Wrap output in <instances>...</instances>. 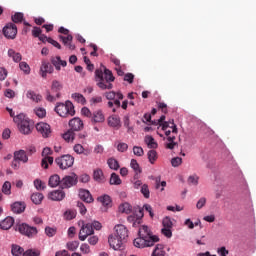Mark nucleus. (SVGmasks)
Wrapping results in <instances>:
<instances>
[{"label":"nucleus","mask_w":256,"mask_h":256,"mask_svg":"<svg viewBox=\"0 0 256 256\" xmlns=\"http://www.w3.org/2000/svg\"><path fill=\"white\" fill-rule=\"evenodd\" d=\"M138 235L139 237L134 239V246L139 249H144V247H153L155 243H159V236L153 235L149 226H141L138 231Z\"/></svg>","instance_id":"nucleus-1"},{"label":"nucleus","mask_w":256,"mask_h":256,"mask_svg":"<svg viewBox=\"0 0 256 256\" xmlns=\"http://www.w3.org/2000/svg\"><path fill=\"white\" fill-rule=\"evenodd\" d=\"M95 77L97 81V86L102 89H113V81H115V76H113V72L107 69L104 65H101V68L96 69Z\"/></svg>","instance_id":"nucleus-2"},{"label":"nucleus","mask_w":256,"mask_h":256,"mask_svg":"<svg viewBox=\"0 0 256 256\" xmlns=\"http://www.w3.org/2000/svg\"><path fill=\"white\" fill-rule=\"evenodd\" d=\"M81 114L83 115V117H87L88 119H90L92 125H97V123H105V114L101 109L95 110L92 113L89 108L83 107L81 109Z\"/></svg>","instance_id":"nucleus-3"},{"label":"nucleus","mask_w":256,"mask_h":256,"mask_svg":"<svg viewBox=\"0 0 256 256\" xmlns=\"http://www.w3.org/2000/svg\"><path fill=\"white\" fill-rule=\"evenodd\" d=\"M55 112L60 117H73V115H75V106L71 101H66L65 103H58L55 107Z\"/></svg>","instance_id":"nucleus-4"},{"label":"nucleus","mask_w":256,"mask_h":256,"mask_svg":"<svg viewBox=\"0 0 256 256\" xmlns=\"http://www.w3.org/2000/svg\"><path fill=\"white\" fill-rule=\"evenodd\" d=\"M58 32L62 34L59 36V39L62 41L63 45L67 47V49H69L70 51H75V44H73V35L69 34V29L65 27H60Z\"/></svg>","instance_id":"nucleus-5"},{"label":"nucleus","mask_w":256,"mask_h":256,"mask_svg":"<svg viewBox=\"0 0 256 256\" xmlns=\"http://www.w3.org/2000/svg\"><path fill=\"white\" fill-rule=\"evenodd\" d=\"M55 163L61 169H69V167H73V163H75V158L73 156L67 154L55 159Z\"/></svg>","instance_id":"nucleus-6"},{"label":"nucleus","mask_w":256,"mask_h":256,"mask_svg":"<svg viewBox=\"0 0 256 256\" xmlns=\"http://www.w3.org/2000/svg\"><path fill=\"white\" fill-rule=\"evenodd\" d=\"M78 182V177L76 174H72L71 176H64L60 182L61 189H71V187H75Z\"/></svg>","instance_id":"nucleus-7"},{"label":"nucleus","mask_w":256,"mask_h":256,"mask_svg":"<svg viewBox=\"0 0 256 256\" xmlns=\"http://www.w3.org/2000/svg\"><path fill=\"white\" fill-rule=\"evenodd\" d=\"M95 231L93 230V225L91 223H86L82 222V227L79 232V240L80 241H85L89 235H93Z\"/></svg>","instance_id":"nucleus-8"},{"label":"nucleus","mask_w":256,"mask_h":256,"mask_svg":"<svg viewBox=\"0 0 256 256\" xmlns=\"http://www.w3.org/2000/svg\"><path fill=\"white\" fill-rule=\"evenodd\" d=\"M3 35L6 39H15L17 37V25L8 23L3 28Z\"/></svg>","instance_id":"nucleus-9"},{"label":"nucleus","mask_w":256,"mask_h":256,"mask_svg":"<svg viewBox=\"0 0 256 256\" xmlns=\"http://www.w3.org/2000/svg\"><path fill=\"white\" fill-rule=\"evenodd\" d=\"M51 153V148L46 147L43 149L42 157L44 158L41 161V167H43V169H49V165H53V157L49 156Z\"/></svg>","instance_id":"nucleus-10"},{"label":"nucleus","mask_w":256,"mask_h":256,"mask_svg":"<svg viewBox=\"0 0 256 256\" xmlns=\"http://www.w3.org/2000/svg\"><path fill=\"white\" fill-rule=\"evenodd\" d=\"M18 231L22 235H26V237H34V235H37V228L31 227L25 223L18 225Z\"/></svg>","instance_id":"nucleus-11"},{"label":"nucleus","mask_w":256,"mask_h":256,"mask_svg":"<svg viewBox=\"0 0 256 256\" xmlns=\"http://www.w3.org/2000/svg\"><path fill=\"white\" fill-rule=\"evenodd\" d=\"M108 243L114 251H121L123 249V243L124 241L121 240V238H118L117 236L111 234L108 237Z\"/></svg>","instance_id":"nucleus-12"},{"label":"nucleus","mask_w":256,"mask_h":256,"mask_svg":"<svg viewBox=\"0 0 256 256\" xmlns=\"http://www.w3.org/2000/svg\"><path fill=\"white\" fill-rule=\"evenodd\" d=\"M115 229V234L114 236L118 237L120 240L125 242V239L129 237V230L125 225L123 224H118L114 227Z\"/></svg>","instance_id":"nucleus-13"},{"label":"nucleus","mask_w":256,"mask_h":256,"mask_svg":"<svg viewBox=\"0 0 256 256\" xmlns=\"http://www.w3.org/2000/svg\"><path fill=\"white\" fill-rule=\"evenodd\" d=\"M144 216H145V213H143V209H138V212H136V216L135 215L128 216L127 221L129 223H132L133 227H138L139 225H141V219H143Z\"/></svg>","instance_id":"nucleus-14"},{"label":"nucleus","mask_w":256,"mask_h":256,"mask_svg":"<svg viewBox=\"0 0 256 256\" xmlns=\"http://www.w3.org/2000/svg\"><path fill=\"white\" fill-rule=\"evenodd\" d=\"M36 130L42 134V137L47 138L51 135V126L45 122L36 124Z\"/></svg>","instance_id":"nucleus-15"},{"label":"nucleus","mask_w":256,"mask_h":256,"mask_svg":"<svg viewBox=\"0 0 256 256\" xmlns=\"http://www.w3.org/2000/svg\"><path fill=\"white\" fill-rule=\"evenodd\" d=\"M71 131H83V120L79 117L72 118L68 123Z\"/></svg>","instance_id":"nucleus-16"},{"label":"nucleus","mask_w":256,"mask_h":256,"mask_svg":"<svg viewBox=\"0 0 256 256\" xmlns=\"http://www.w3.org/2000/svg\"><path fill=\"white\" fill-rule=\"evenodd\" d=\"M47 73H53V65L47 61H42L41 67H40V75L43 77V79L47 78Z\"/></svg>","instance_id":"nucleus-17"},{"label":"nucleus","mask_w":256,"mask_h":256,"mask_svg":"<svg viewBox=\"0 0 256 256\" xmlns=\"http://www.w3.org/2000/svg\"><path fill=\"white\" fill-rule=\"evenodd\" d=\"M108 126L113 129H121V118L117 115H111L108 117Z\"/></svg>","instance_id":"nucleus-18"},{"label":"nucleus","mask_w":256,"mask_h":256,"mask_svg":"<svg viewBox=\"0 0 256 256\" xmlns=\"http://www.w3.org/2000/svg\"><path fill=\"white\" fill-rule=\"evenodd\" d=\"M14 159L18 160L20 163H29V156L25 150L15 151Z\"/></svg>","instance_id":"nucleus-19"},{"label":"nucleus","mask_w":256,"mask_h":256,"mask_svg":"<svg viewBox=\"0 0 256 256\" xmlns=\"http://www.w3.org/2000/svg\"><path fill=\"white\" fill-rule=\"evenodd\" d=\"M15 223V219L13 217L8 216L6 217L2 222H0V229H3L4 231H9L13 227Z\"/></svg>","instance_id":"nucleus-20"},{"label":"nucleus","mask_w":256,"mask_h":256,"mask_svg":"<svg viewBox=\"0 0 256 256\" xmlns=\"http://www.w3.org/2000/svg\"><path fill=\"white\" fill-rule=\"evenodd\" d=\"M49 198L52 201H63V199H65V191L55 190L49 194Z\"/></svg>","instance_id":"nucleus-21"},{"label":"nucleus","mask_w":256,"mask_h":256,"mask_svg":"<svg viewBox=\"0 0 256 256\" xmlns=\"http://www.w3.org/2000/svg\"><path fill=\"white\" fill-rule=\"evenodd\" d=\"M79 197L85 203H93V196L89 190L82 189L79 191Z\"/></svg>","instance_id":"nucleus-22"},{"label":"nucleus","mask_w":256,"mask_h":256,"mask_svg":"<svg viewBox=\"0 0 256 256\" xmlns=\"http://www.w3.org/2000/svg\"><path fill=\"white\" fill-rule=\"evenodd\" d=\"M51 63H52V65H54V67L57 71H61V66L67 67V61L61 60V57H59V56L52 58Z\"/></svg>","instance_id":"nucleus-23"},{"label":"nucleus","mask_w":256,"mask_h":256,"mask_svg":"<svg viewBox=\"0 0 256 256\" xmlns=\"http://www.w3.org/2000/svg\"><path fill=\"white\" fill-rule=\"evenodd\" d=\"M18 128L20 133L23 135H29V133H31V124L29 123V119L18 125Z\"/></svg>","instance_id":"nucleus-24"},{"label":"nucleus","mask_w":256,"mask_h":256,"mask_svg":"<svg viewBox=\"0 0 256 256\" xmlns=\"http://www.w3.org/2000/svg\"><path fill=\"white\" fill-rule=\"evenodd\" d=\"M61 89H63V85L61 84V82L54 80L51 85V91L52 93H56L57 99L61 97V93H60Z\"/></svg>","instance_id":"nucleus-25"},{"label":"nucleus","mask_w":256,"mask_h":256,"mask_svg":"<svg viewBox=\"0 0 256 256\" xmlns=\"http://www.w3.org/2000/svg\"><path fill=\"white\" fill-rule=\"evenodd\" d=\"M48 185L49 187H61V177L57 174L52 175L49 178Z\"/></svg>","instance_id":"nucleus-26"},{"label":"nucleus","mask_w":256,"mask_h":256,"mask_svg":"<svg viewBox=\"0 0 256 256\" xmlns=\"http://www.w3.org/2000/svg\"><path fill=\"white\" fill-rule=\"evenodd\" d=\"M11 209L13 213H23L25 211V203L23 202H15L11 205Z\"/></svg>","instance_id":"nucleus-27"},{"label":"nucleus","mask_w":256,"mask_h":256,"mask_svg":"<svg viewBox=\"0 0 256 256\" xmlns=\"http://www.w3.org/2000/svg\"><path fill=\"white\" fill-rule=\"evenodd\" d=\"M144 142L146 143L149 149H157L158 147V144L155 141V138H153V136H149V135L145 136Z\"/></svg>","instance_id":"nucleus-28"},{"label":"nucleus","mask_w":256,"mask_h":256,"mask_svg":"<svg viewBox=\"0 0 256 256\" xmlns=\"http://www.w3.org/2000/svg\"><path fill=\"white\" fill-rule=\"evenodd\" d=\"M8 57H11V59H13L14 63H20V61L23 59V56H21V53L16 52L13 49L8 50Z\"/></svg>","instance_id":"nucleus-29"},{"label":"nucleus","mask_w":256,"mask_h":256,"mask_svg":"<svg viewBox=\"0 0 256 256\" xmlns=\"http://www.w3.org/2000/svg\"><path fill=\"white\" fill-rule=\"evenodd\" d=\"M27 99H31V101H34V103H39L43 99V96L40 94L35 93L32 90H29L26 94Z\"/></svg>","instance_id":"nucleus-30"},{"label":"nucleus","mask_w":256,"mask_h":256,"mask_svg":"<svg viewBox=\"0 0 256 256\" xmlns=\"http://www.w3.org/2000/svg\"><path fill=\"white\" fill-rule=\"evenodd\" d=\"M43 199L44 196L42 193L36 192L31 195V201L34 203V205H41Z\"/></svg>","instance_id":"nucleus-31"},{"label":"nucleus","mask_w":256,"mask_h":256,"mask_svg":"<svg viewBox=\"0 0 256 256\" xmlns=\"http://www.w3.org/2000/svg\"><path fill=\"white\" fill-rule=\"evenodd\" d=\"M98 201L104 207H109L111 205V196L104 194V195L98 197Z\"/></svg>","instance_id":"nucleus-32"},{"label":"nucleus","mask_w":256,"mask_h":256,"mask_svg":"<svg viewBox=\"0 0 256 256\" xmlns=\"http://www.w3.org/2000/svg\"><path fill=\"white\" fill-rule=\"evenodd\" d=\"M132 209H133V208L131 207V204H129V203H127V202L122 203V204L119 206V208H118V210H119L120 213H125L126 215H129V213H131Z\"/></svg>","instance_id":"nucleus-33"},{"label":"nucleus","mask_w":256,"mask_h":256,"mask_svg":"<svg viewBox=\"0 0 256 256\" xmlns=\"http://www.w3.org/2000/svg\"><path fill=\"white\" fill-rule=\"evenodd\" d=\"M64 141H67V143H71V141L75 140V132L71 129H69L67 132H65L62 135Z\"/></svg>","instance_id":"nucleus-34"},{"label":"nucleus","mask_w":256,"mask_h":256,"mask_svg":"<svg viewBox=\"0 0 256 256\" xmlns=\"http://www.w3.org/2000/svg\"><path fill=\"white\" fill-rule=\"evenodd\" d=\"M166 252L163 250V244H157L153 250L152 256H165Z\"/></svg>","instance_id":"nucleus-35"},{"label":"nucleus","mask_w":256,"mask_h":256,"mask_svg":"<svg viewBox=\"0 0 256 256\" xmlns=\"http://www.w3.org/2000/svg\"><path fill=\"white\" fill-rule=\"evenodd\" d=\"M72 99H74V101H76V103H81V105H85V103H87L85 96H83L82 94H79V93H73Z\"/></svg>","instance_id":"nucleus-36"},{"label":"nucleus","mask_w":256,"mask_h":256,"mask_svg":"<svg viewBox=\"0 0 256 256\" xmlns=\"http://www.w3.org/2000/svg\"><path fill=\"white\" fill-rule=\"evenodd\" d=\"M74 151L75 153H77L78 155H82V153H84V155H89L91 152L89 150L85 151V148L83 147V145L81 144H76L74 146Z\"/></svg>","instance_id":"nucleus-37"},{"label":"nucleus","mask_w":256,"mask_h":256,"mask_svg":"<svg viewBox=\"0 0 256 256\" xmlns=\"http://www.w3.org/2000/svg\"><path fill=\"white\" fill-rule=\"evenodd\" d=\"M28 119L29 118H27V116H25V114L20 113L17 116H14L13 121L17 125H21L23 123V121H27Z\"/></svg>","instance_id":"nucleus-38"},{"label":"nucleus","mask_w":256,"mask_h":256,"mask_svg":"<svg viewBox=\"0 0 256 256\" xmlns=\"http://www.w3.org/2000/svg\"><path fill=\"white\" fill-rule=\"evenodd\" d=\"M24 14L21 12H16L14 15H12L11 19L13 23H23Z\"/></svg>","instance_id":"nucleus-39"},{"label":"nucleus","mask_w":256,"mask_h":256,"mask_svg":"<svg viewBox=\"0 0 256 256\" xmlns=\"http://www.w3.org/2000/svg\"><path fill=\"white\" fill-rule=\"evenodd\" d=\"M23 248L19 245H12V255L13 256H21L23 255L25 252H23Z\"/></svg>","instance_id":"nucleus-40"},{"label":"nucleus","mask_w":256,"mask_h":256,"mask_svg":"<svg viewBox=\"0 0 256 256\" xmlns=\"http://www.w3.org/2000/svg\"><path fill=\"white\" fill-rule=\"evenodd\" d=\"M108 167L110 169H113L114 171H117L119 169V162L115 158H110L107 161Z\"/></svg>","instance_id":"nucleus-41"},{"label":"nucleus","mask_w":256,"mask_h":256,"mask_svg":"<svg viewBox=\"0 0 256 256\" xmlns=\"http://www.w3.org/2000/svg\"><path fill=\"white\" fill-rule=\"evenodd\" d=\"M66 247L69 251H77V249H79V241L75 240L67 242Z\"/></svg>","instance_id":"nucleus-42"},{"label":"nucleus","mask_w":256,"mask_h":256,"mask_svg":"<svg viewBox=\"0 0 256 256\" xmlns=\"http://www.w3.org/2000/svg\"><path fill=\"white\" fill-rule=\"evenodd\" d=\"M110 185H121V178L116 173H112L110 177Z\"/></svg>","instance_id":"nucleus-43"},{"label":"nucleus","mask_w":256,"mask_h":256,"mask_svg":"<svg viewBox=\"0 0 256 256\" xmlns=\"http://www.w3.org/2000/svg\"><path fill=\"white\" fill-rule=\"evenodd\" d=\"M147 155L149 162L151 163V165H153L157 161V151L149 150Z\"/></svg>","instance_id":"nucleus-44"},{"label":"nucleus","mask_w":256,"mask_h":256,"mask_svg":"<svg viewBox=\"0 0 256 256\" xmlns=\"http://www.w3.org/2000/svg\"><path fill=\"white\" fill-rule=\"evenodd\" d=\"M20 70L23 71L26 75H29L31 73V67H29V64L27 62H20L19 64Z\"/></svg>","instance_id":"nucleus-45"},{"label":"nucleus","mask_w":256,"mask_h":256,"mask_svg":"<svg viewBox=\"0 0 256 256\" xmlns=\"http://www.w3.org/2000/svg\"><path fill=\"white\" fill-rule=\"evenodd\" d=\"M34 113L40 119H43V117H45V115H47V111L45 110V108H42V107L35 108Z\"/></svg>","instance_id":"nucleus-46"},{"label":"nucleus","mask_w":256,"mask_h":256,"mask_svg":"<svg viewBox=\"0 0 256 256\" xmlns=\"http://www.w3.org/2000/svg\"><path fill=\"white\" fill-rule=\"evenodd\" d=\"M64 217L65 219H67L68 221H71V219H75V217H77V211L75 210H67L64 213Z\"/></svg>","instance_id":"nucleus-47"},{"label":"nucleus","mask_w":256,"mask_h":256,"mask_svg":"<svg viewBox=\"0 0 256 256\" xmlns=\"http://www.w3.org/2000/svg\"><path fill=\"white\" fill-rule=\"evenodd\" d=\"M162 225H163V228H165V229H173V222L171 221V218H169V217H165L162 220Z\"/></svg>","instance_id":"nucleus-48"},{"label":"nucleus","mask_w":256,"mask_h":256,"mask_svg":"<svg viewBox=\"0 0 256 256\" xmlns=\"http://www.w3.org/2000/svg\"><path fill=\"white\" fill-rule=\"evenodd\" d=\"M2 193L5 195H10L11 194V182L6 181L3 186H2Z\"/></svg>","instance_id":"nucleus-49"},{"label":"nucleus","mask_w":256,"mask_h":256,"mask_svg":"<svg viewBox=\"0 0 256 256\" xmlns=\"http://www.w3.org/2000/svg\"><path fill=\"white\" fill-rule=\"evenodd\" d=\"M94 181H101L103 179V170L96 169L93 173Z\"/></svg>","instance_id":"nucleus-50"},{"label":"nucleus","mask_w":256,"mask_h":256,"mask_svg":"<svg viewBox=\"0 0 256 256\" xmlns=\"http://www.w3.org/2000/svg\"><path fill=\"white\" fill-rule=\"evenodd\" d=\"M130 166L135 171V173H141V167L139 166L137 160L132 159L130 162Z\"/></svg>","instance_id":"nucleus-51"},{"label":"nucleus","mask_w":256,"mask_h":256,"mask_svg":"<svg viewBox=\"0 0 256 256\" xmlns=\"http://www.w3.org/2000/svg\"><path fill=\"white\" fill-rule=\"evenodd\" d=\"M80 251L81 253H83L84 255H89V253H91V247L89 246V244L87 243H83L80 246Z\"/></svg>","instance_id":"nucleus-52"},{"label":"nucleus","mask_w":256,"mask_h":256,"mask_svg":"<svg viewBox=\"0 0 256 256\" xmlns=\"http://www.w3.org/2000/svg\"><path fill=\"white\" fill-rule=\"evenodd\" d=\"M139 209H143L147 211V213H149V216L151 219H153V217H155V213H153V207H151V205L149 204H144L143 208H139Z\"/></svg>","instance_id":"nucleus-53"},{"label":"nucleus","mask_w":256,"mask_h":256,"mask_svg":"<svg viewBox=\"0 0 256 256\" xmlns=\"http://www.w3.org/2000/svg\"><path fill=\"white\" fill-rule=\"evenodd\" d=\"M141 193H142V195H144L145 199H149L150 192H149V186L147 184L142 185Z\"/></svg>","instance_id":"nucleus-54"},{"label":"nucleus","mask_w":256,"mask_h":256,"mask_svg":"<svg viewBox=\"0 0 256 256\" xmlns=\"http://www.w3.org/2000/svg\"><path fill=\"white\" fill-rule=\"evenodd\" d=\"M34 186L38 191H41V190L45 189V182H43L39 179H36V180H34Z\"/></svg>","instance_id":"nucleus-55"},{"label":"nucleus","mask_w":256,"mask_h":256,"mask_svg":"<svg viewBox=\"0 0 256 256\" xmlns=\"http://www.w3.org/2000/svg\"><path fill=\"white\" fill-rule=\"evenodd\" d=\"M161 233L162 235H164V237H167L168 239H171L173 237V231H171V228H162Z\"/></svg>","instance_id":"nucleus-56"},{"label":"nucleus","mask_w":256,"mask_h":256,"mask_svg":"<svg viewBox=\"0 0 256 256\" xmlns=\"http://www.w3.org/2000/svg\"><path fill=\"white\" fill-rule=\"evenodd\" d=\"M205 205H207V198L201 197L196 203V209H203Z\"/></svg>","instance_id":"nucleus-57"},{"label":"nucleus","mask_w":256,"mask_h":256,"mask_svg":"<svg viewBox=\"0 0 256 256\" xmlns=\"http://www.w3.org/2000/svg\"><path fill=\"white\" fill-rule=\"evenodd\" d=\"M133 153L134 155H136L137 157H143L144 155V151L142 147L139 146H134L133 147Z\"/></svg>","instance_id":"nucleus-58"},{"label":"nucleus","mask_w":256,"mask_h":256,"mask_svg":"<svg viewBox=\"0 0 256 256\" xmlns=\"http://www.w3.org/2000/svg\"><path fill=\"white\" fill-rule=\"evenodd\" d=\"M102 102H103V98L101 96H96V97H93L90 99L91 107H93L99 103H102Z\"/></svg>","instance_id":"nucleus-59"},{"label":"nucleus","mask_w":256,"mask_h":256,"mask_svg":"<svg viewBox=\"0 0 256 256\" xmlns=\"http://www.w3.org/2000/svg\"><path fill=\"white\" fill-rule=\"evenodd\" d=\"M41 253L37 250L28 249L23 253V256H39Z\"/></svg>","instance_id":"nucleus-60"},{"label":"nucleus","mask_w":256,"mask_h":256,"mask_svg":"<svg viewBox=\"0 0 256 256\" xmlns=\"http://www.w3.org/2000/svg\"><path fill=\"white\" fill-rule=\"evenodd\" d=\"M181 163H183V158L181 157H175V158H172L171 160L172 167H179Z\"/></svg>","instance_id":"nucleus-61"},{"label":"nucleus","mask_w":256,"mask_h":256,"mask_svg":"<svg viewBox=\"0 0 256 256\" xmlns=\"http://www.w3.org/2000/svg\"><path fill=\"white\" fill-rule=\"evenodd\" d=\"M77 207L81 215H85L87 213V207H85V204H83V202H77Z\"/></svg>","instance_id":"nucleus-62"},{"label":"nucleus","mask_w":256,"mask_h":256,"mask_svg":"<svg viewBox=\"0 0 256 256\" xmlns=\"http://www.w3.org/2000/svg\"><path fill=\"white\" fill-rule=\"evenodd\" d=\"M45 233L48 237H54V235L57 233V230L55 228L46 227Z\"/></svg>","instance_id":"nucleus-63"},{"label":"nucleus","mask_w":256,"mask_h":256,"mask_svg":"<svg viewBox=\"0 0 256 256\" xmlns=\"http://www.w3.org/2000/svg\"><path fill=\"white\" fill-rule=\"evenodd\" d=\"M41 33H43V30H41V28L35 26L33 27V30H32V35L33 37H40V35H42Z\"/></svg>","instance_id":"nucleus-64"}]
</instances>
